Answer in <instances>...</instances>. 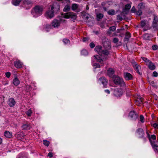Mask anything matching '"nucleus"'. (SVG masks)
Here are the masks:
<instances>
[{
    "instance_id": "nucleus-1",
    "label": "nucleus",
    "mask_w": 158,
    "mask_h": 158,
    "mask_svg": "<svg viewBox=\"0 0 158 158\" xmlns=\"http://www.w3.org/2000/svg\"><path fill=\"white\" fill-rule=\"evenodd\" d=\"M103 47L105 48L104 50H102V55L103 54L105 56H108L110 53L109 50L111 48V45L110 42L108 41H106L103 43Z\"/></svg>"
},
{
    "instance_id": "nucleus-2",
    "label": "nucleus",
    "mask_w": 158,
    "mask_h": 158,
    "mask_svg": "<svg viewBox=\"0 0 158 158\" xmlns=\"http://www.w3.org/2000/svg\"><path fill=\"white\" fill-rule=\"evenodd\" d=\"M43 10V8L42 6L37 5L32 9L31 13L33 15H36L38 16L42 14Z\"/></svg>"
},
{
    "instance_id": "nucleus-3",
    "label": "nucleus",
    "mask_w": 158,
    "mask_h": 158,
    "mask_svg": "<svg viewBox=\"0 0 158 158\" xmlns=\"http://www.w3.org/2000/svg\"><path fill=\"white\" fill-rule=\"evenodd\" d=\"M114 82L116 85H119L121 86H124L126 85L125 82L122 78L117 76H114L113 77Z\"/></svg>"
},
{
    "instance_id": "nucleus-4",
    "label": "nucleus",
    "mask_w": 158,
    "mask_h": 158,
    "mask_svg": "<svg viewBox=\"0 0 158 158\" xmlns=\"http://www.w3.org/2000/svg\"><path fill=\"white\" fill-rule=\"evenodd\" d=\"M62 17L65 19H69L71 18L75 20L77 18L76 14L73 12H68L64 13L62 15Z\"/></svg>"
},
{
    "instance_id": "nucleus-5",
    "label": "nucleus",
    "mask_w": 158,
    "mask_h": 158,
    "mask_svg": "<svg viewBox=\"0 0 158 158\" xmlns=\"http://www.w3.org/2000/svg\"><path fill=\"white\" fill-rule=\"evenodd\" d=\"M33 4L32 0H23V7L26 9L31 8Z\"/></svg>"
},
{
    "instance_id": "nucleus-6",
    "label": "nucleus",
    "mask_w": 158,
    "mask_h": 158,
    "mask_svg": "<svg viewBox=\"0 0 158 158\" xmlns=\"http://www.w3.org/2000/svg\"><path fill=\"white\" fill-rule=\"evenodd\" d=\"M128 117L132 121H135L138 119L139 115L136 111L132 110L130 112Z\"/></svg>"
},
{
    "instance_id": "nucleus-7",
    "label": "nucleus",
    "mask_w": 158,
    "mask_h": 158,
    "mask_svg": "<svg viewBox=\"0 0 158 158\" xmlns=\"http://www.w3.org/2000/svg\"><path fill=\"white\" fill-rule=\"evenodd\" d=\"M132 65L136 73L140 75H142V73L140 66L135 62L132 63Z\"/></svg>"
},
{
    "instance_id": "nucleus-8",
    "label": "nucleus",
    "mask_w": 158,
    "mask_h": 158,
    "mask_svg": "<svg viewBox=\"0 0 158 158\" xmlns=\"http://www.w3.org/2000/svg\"><path fill=\"white\" fill-rule=\"evenodd\" d=\"M136 132L139 138H143L145 140H146V138L144 137L145 134L142 128H139L136 131Z\"/></svg>"
},
{
    "instance_id": "nucleus-9",
    "label": "nucleus",
    "mask_w": 158,
    "mask_h": 158,
    "mask_svg": "<svg viewBox=\"0 0 158 158\" xmlns=\"http://www.w3.org/2000/svg\"><path fill=\"white\" fill-rule=\"evenodd\" d=\"M54 12L51 10L47 11L45 14V16L47 19H51L54 16Z\"/></svg>"
},
{
    "instance_id": "nucleus-10",
    "label": "nucleus",
    "mask_w": 158,
    "mask_h": 158,
    "mask_svg": "<svg viewBox=\"0 0 158 158\" xmlns=\"http://www.w3.org/2000/svg\"><path fill=\"white\" fill-rule=\"evenodd\" d=\"M150 142L154 151L158 152V142L151 141Z\"/></svg>"
},
{
    "instance_id": "nucleus-11",
    "label": "nucleus",
    "mask_w": 158,
    "mask_h": 158,
    "mask_svg": "<svg viewBox=\"0 0 158 158\" xmlns=\"http://www.w3.org/2000/svg\"><path fill=\"white\" fill-rule=\"evenodd\" d=\"M123 77L124 79L127 81L132 80L133 79L132 75L128 72H124Z\"/></svg>"
},
{
    "instance_id": "nucleus-12",
    "label": "nucleus",
    "mask_w": 158,
    "mask_h": 158,
    "mask_svg": "<svg viewBox=\"0 0 158 158\" xmlns=\"http://www.w3.org/2000/svg\"><path fill=\"white\" fill-rule=\"evenodd\" d=\"M16 102L15 99L12 98L9 99L7 101V104L10 107H14L16 104Z\"/></svg>"
},
{
    "instance_id": "nucleus-13",
    "label": "nucleus",
    "mask_w": 158,
    "mask_h": 158,
    "mask_svg": "<svg viewBox=\"0 0 158 158\" xmlns=\"http://www.w3.org/2000/svg\"><path fill=\"white\" fill-rule=\"evenodd\" d=\"M14 64L15 66L18 69L22 68L23 65V63L19 60L18 59L14 61Z\"/></svg>"
},
{
    "instance_id": "nucleus-14",
    "label": "nucleus",
    "mask_w": 158,
    "mask_h": 158,
    "mask_svg": "<svg viewBox=\"0 0 158 158\" xmlns=\"http://www.w3.org/2000/svg\"><path fill=\"white\" fill-rule=\"evenodd\" d=\"M100 83H102L104 85V87H106V86L108 83V80L104 77H102L100 78L99 80Z\"/></svg>"
},
{
    "instance_id": "nucleus-15",
    "label": "nucleus",
    "mask_w": 158,
    "mask_h": 158,
    "mask_svg": "<svg viewBox=\"0 0 158 158\" xmlns=\"http://www.w3.org/2000/svg\"><path fill=\"white\" fill-rule=\"evenodd\" d=\"M60 6L57 4H54L51 7V9L54 13H56L60 10Z\"/></svg>"
},
{
    "instance_id": "nucleus-16",
    "label": "nucleus",
    "mask_w": 158,
    "mask_h": 158,
    "mask_svg": "<svg viewBox=\"0 0 158 158\" xmlns=\"http://www.w3.org/2000/svg\"><path fill=\"white\" fill-rule=\"evenodd\" d=\"M114 95L117 97H119L122 95L123 92L120 89H117L114 91Z\"/></svg>"
},
{
    "instance_id": "nucleus-17",
    "label": "nucleus",
    "mask_w": 158,
    "mask_h": 158,
    "mask_svg": "<svg viewBox=\"0 0 158 158\" xmlns=\"http://www.w3.org/2000/svg\"><path fill=\"white\" fill-rule=\"evenodd\" d=\"M144 6L142 3H140L138 5V8L139 10L136 11L137 15L140 16L142 15V11L141 9L144 7Z\"/></svg>"
},
{
    "instance_id": "nucleus-18",
    "label": "nucleus",
    "mask_w": 158,
    "mask_h": 158,
    "mask_svg": "<svg viewBox=\"0 0 158 158\" xmlns=\"http://www.w3.org/2000/svg\"><path fill=\"white\" fill-rule=\"evenodd\" d=\"M158 26V20L157 17H154L152 22V27L154 29H156Z\"/></svg>"
},
{
    "instance_id": "nucleus-19",
    "label": "nucleus",
    "mask_w": 158,
    "mask_h": 158,
    "mask_svg": "<svg viewBox=\"0 0 158 158\" xmlns=\"http://www.w3.org/2000/svg\"><path fill=\"white\" fill-rule=\"evenodd\" d=\"M143 98L140 97H138L135 100L136 104L138 106H139L141 104L143 103Z\"/></svg>"
},
{
    "instance_id": "nucleus-20",
    "label": "nucleus",
    "mask_w": 158,
    "mask_h": 158,
    "mask_svg": "<svg viewBox=\"0 0 158 158\" xmlns=\"http://www.w3.org/2000/svg\"><path fill=\"white\" fill-rule=\"evenodd\" d=\"M60 22L56 19H54L52 23V26L54 27H57L60 26Z\"/></svg>"
},
{
    "instance_id": "nucleus-21",
    "label": "nucleus",
    "mask_w": 158,
    "mask_h": 158,
    "mask_svg": "<svg viewBox=\"0 0 158 158\" xmlns=\"http://www.w3.org/2000/svg\"><path fill=\"white\" fill-rule=\"evenodd\" d=\"M114 71L113 69L111 68H110L107 71V73L108 76L110 77H113Z\"/></svg>"
},
{
    "instance_id": "nucleus-22",
    "label": "nucleus",
    "mask_w": 158,
    "mask_h": 158,
    "mask_svg": "<svg viewBox=\"0 0 158 158\" xmlns=\"http://www.w3.org/2000/svg\"><path fill=\"white\" fill-rule=\"evenodd\" d=\"M95 51L97 52L98 54L99 55H102V47L101 46H96L95 49Z\"/></svg>"
},
{
    "instance_id": "nucleus-23",
    "label": "nucleus",
    "mask_w": 158,
    "mask_h": 158,
    "mask_svg": "<svg viewBox=\"0 0 158 158\" xmlns=\"http://www.w3.org/2000/svg\"><path fill=\"white\" fill-rule=\"evenodd\" d=\"M149 69L151 70H154L156 69V66L152 62L150 61L148 64Z\"/></svg>"
},
{
    "instance_id": "nucleus-24",
    "label": "nucleus",
    "mask_w": 158,
    "mask_h": 158,
    "mask_svg": "<svg viewBox=\"0 0 158 158\" xmlns=\"http://www.w3.org/2000/svg\"><path fill=\"white\" fill-rule=\"evenodd\" d=\"M4 135L6 138H10L12 136V134L8 131H6L4 133Z\"/></svg>"
},
{
    "instance_id": "nucleus-25",
    "label": "nucleus",
    "mask_w": 158,
    "mask_h": 158,
    "mask_svg": "<svg viewBox=\"0 0 158 158\" xmlns=\"http://www.w3.org/2000/svg\"><path fill=\"white\" fill-rule=\"evenodd\" d=\"M24 135V134L20 132H18L15 135V137L18 139H20L21 138H22Z\"/></svg>"
},
{
    "instance_id": "nucleus-26",
    "label": "nucleus",
    "mask_w": 158,
    "mask_h": 158,
    "mask_svg": "<svg viewBox=\"0 0 158 158\" xmlns=\"http://www.w3.org/2000/svg\"><path fill=\"white\" fill-rule=\"evenodd\" d=\"M13 82L14 85L15 86L18 85L20 83L17 77H15L13 79Z\"/></svg>"
},
{
    "instance_id": "nucleus-27",
    "label": "nucleus",
    "mask_w": 158,
    "mask_h": 158,
    "mask_svg": "<svg viewBox=\"0 0 158 158\" xmlns=\"http://www.w3.org/2000/svg\"><path fill=\"white\" fill-rule=\"evenodd\" d=\"M131 2L130 3H128L126 4L125 6L124 10L126 11H128L131 8Z\"/></svg>"
},
{
    "instance_id": "nucleus-28",
    "label": "nucleus",
    "mask_w": 158,
    "mask_h": 158,
    "mask_svg": "<svg viewBox=\"0 0 158 158\" xmlns=\"http://www.w3.org/2000/svg\"><path fill=\"white\" fill-rule=\"evenodd\" d=\"M94 57L97 60L98 62L100 63H102L103 60L98 55H95L94 56Z\"/></svg>"
},
{
    "instance_id": "nucleus-29",
    "label": "nucleus",
    "mask_w": 158,
    "mask_h": 158,
    "mask_svg": "<svg viewBox=\"0 0 158 158\" xmlns=\"http://www.w3.org/2000/svg\"><path fill=\"white\" fill-rule=\"evenodd\" d=\"M22 128L23 130H28L29 129V125L28 123L24 124L22 126Z\"/></svg>"
},
{
    "instance_id": "nucleus-30",
    "label": "nucleus",
    "mask_w": 158,
    "mask_h": 158,
    "mask_svg": "<svg viewBox=\"0 0 158 158\" xmlns=\"http://www.w3.org/2000/svg\"><path fill=\"white\" fill-rule=\"evenodd\" d=\"M22 0H13L12 2L13 4L17 6L18 5Z\"/></svg>"
},
{
    "instance_id": "nucleus-31",
    "label": "nucleus",
    "mask_w": 158,
    "mask_h": 158,
    "mask_svg": "<svg viewBox=\"0 0 158 158\" xmlns=\"http://www.w3.org/2000/svg\"><path fill=\"white\" fill-rule=\"evenodd\" d=\"M131 37V34L128 32H127L126 33V35L125 37V40L128 41L129 38Z\"/></svg>"
},
{
    "instance_id": "nucleus-32",
    "label": "nucleus",
    "mask_w": 158,
    "mask_h": 158,
    "mask_svg": "<svg viewBox=\"0 0 158 158\" xmlns=\"http://www.w3.org/2000/svg\"><path fill=\"white\" fill-rule=\"evenodd\" d=\"M78 7V5L77 4H72L71 6V9L75 11L76 10Z\"/></svg>"
},
{
    "instance_id": "nucleus-33",
    "label": "nucleus",
    "mask_w": 158,
    "mask_h": 158,
    "mask_svg": "<svg viewBox=\"0 0 158 158\" xmlns=\"http://www.w3.org/2000/svg\"><path fill=\"white\" fill-rule=\"evenodd\" d=\"M70 6L68 5H67L65 6L63 9V11L64 12H68L70 11Z\"/></svg>"
},
{
    "instance_id": "nucleus-34",
    "label": "nucleus",
    "mask_w": 158,
    "mask_h": 158,
    "mask_svg": "<svg viewBox=\"0 0 158 158\" xmlns=\"http://www.w3.org/2000/svg\"><path fill=\"white\" fill-rule=\"evenodd\" d=\"M108 14L110 15H114L115 14V11L114 10L111 9L109 10L107 12Z\"/></svg>"
},
{
    "instance_id": "nucleus-35",
    "label": "nucleus",
    "mask_w": 158,
    "mask_h": 158,
    "mask_svg": "<svg viewBox=\"0 0 158 158\" xmlns=\"http://www.w3.org/2000/svg\"><path fill=\"white\" fill-rule=\"evenodd\" d=\"M142 59L143 60L146 62V64L147 65H148V64L151 61L150 60L146 57H142Z\"/></svg>"
},
{
    "instance_id": "nucleus-36",
    "label": "nucleus",
    "mask_w": 158,
    "mask_h": 158,
    "mask_svg": "<svg viewBox=\"0 0 158 158\" xmlns=\"http://www.w3.org/2000/svg\"><path fill=\"white\" fill-rule=\"evenodd\" d=\"M81 54L82 55L86 56L88 55V52L85 49H83L81 52Z\"/></svg>"
},
{
    "instance_id": "nucleus-37",
    "label": "nucleus",
    "mask_w": 158,
    "mask_h": 158,
    "mask_svg": "<svg viewBox=\"0 0 158 158\" xmlns=\"http://www.w3.org/2000/svg\"><path fill=\"white\" fill-rule=\"evenodd\" d=\"M32 113V111L31 109H29L26 112L27 115L28 117H30L31 116Z\"/></svg>"
},
{
    "instance_id": "nucleus-38",
    "label": "nucleus",
    "mask_w": 158,
    "mask_h": 158,
    "mask_svg": "<svg viewBox=\"0 0 158 158\" xmlns=\"http://www.w3.org/2000/svg\"><path fill=\"white\" fill-rule=\"evenodd\" d=\"M43 143L44 145L47 147L50 144V142L47 140H43Z\"/></svg>"
},
{
    "instance_id": "nucleus-39",
    "label": "nucleus",
    "mask_w": 158,
    "mask_h": 158,
    "mask_svg": "<svg viewBox=\"0 0 158 158\" xmlns=\"http://www.w3.org/2000/svg\"><path fill=\"white\" fill-rule=\"evenodd\" d=\"M63 42L65 44H69L70 41L69 39H64L63 40Z\"/></svg>"
},
{
    "instance_id": "nucleus-40",
    "label": "nucleus",
    "mask_w": 158,
    "mask_h": 158,
    "mask_svg": "<svg viewBox=\"0 0 158 158\" xmlns=\"http://www.w3.org/2000/svg\"><path fill=\"white\" fill-rule=\"evenodd\" d=\"M104 15L101 13H99L97 15V18L99 19H101L103 18Z\"/></svg>"
},
{
    "instance_id": "nucleus-41",
    "label": "nucleus",
    "mask_w": 158,
    "mask_h": 158,
    "mask_svg": "<svg viewBox=\"0 0 158 158\" xmlns=\"http://www.w3.org/2000/svg\"><path fill=\"white\" fill-rule=\"evenodd\" d=\"M144 118L143 116L142 115H140V121L142 123H143L144 122Z\"/></svg>"
},
{
    "instance_id": "nucleus-42",
    "label": "nucleus",
    "mask_w": 158,
    "mask_h": 158,
    "mask_svg": "<svg viewBox=\"0 0 158 158\" xmlns=\"http://www.w3.org/2000/svg\"><path fill=\"white\" fill-rule=\"evenodd\" d=\"M158 76V73L156 71H154L152 74V76L154 77H157Z\"/></svg>"
},
{
    "instance_id": "nucleus-43",
    "label": "nucleus",
    "mask_w": 158,
    "mask_h": 158,
    "mask_svg": "<svg viewBox=\"0 0 158 158\" xmlns=\"http://www.w3.org/2000/svg\"><path fill=\"white\" fill-rule=\"evenodd\" d=\"M146 25V23L145 21H142L141 22L140 25L142 27L145 26Z\"/></svg>"
},
{
    "instance_id": "nucleus-44",
    "label": "nucleus",
    "mask_w": 158,
    "mask_h": 158,
    "mask_svg": "<svg viewBox=\"0 0 158 158\" xmlns=\"http://www.w3.org/2000/svg\"><path fill=\"white\" fill-rule=\"evenodd\" d=\"M109 29L110 30L114 31L115 30L116 27L114 26H112L110 27Z\"/></svg>"
},
{
    "instance_id": "nucleus-45",
    "label": "nucleus",
    "mask_w": 158,
    "mask_h": 158,
    "mask_svg": "<svg viewBox=\"0 0 158 158\" xmlns=\"http://www.w3.org/2000/svg\"><path fill=\"white\" fill-rule=\"evenodd\" d=\"M119 40L118 38H114L113 40V42L114 43H117L118 41Z\"/></svg>"
},
{
    "instance_id": "nucleus-46",
    "label": "nucleus",
    "mask_w": 158,
    "mask_h": 158,
    "mask_svg": "<svg viewBox=\"0 0 158 158\" xmlns=\"http://www.w3.org/2000/svg\"><path fill=\"white\" fill-rule=\"evenodd\" d=\"M94 65L95 68H99L100 67V64L98 63H95L94 64Z\"/></svg>"
},
{
    "instance_id": "nucleus-47",
    "label": "nucleus",
    "mask_w": 158,
    "mask_h": 158,
    "mask_svg": "<svg viewBox=\"0 0 158 158\" xmlns=\"http://www.w3.org/2000/svg\"><path fill=\"white\" fill-rule=\"evenodd\" d=\"M152 48L153 50H155L158 49V46L156 45H154L152 46Z\"/></svg>"
},
{
    "instance_id": "nucleus-48",
    "label": "nucleus",
    "mask_w": 158,
    "mask_h": 158,
    "mask_svg": "<svg viewBox=\"0 0 158 158\" xmlns=\"http://www.w3.org/2000/svg\"><path fill=\"white\" fill-rule=\"evenodd\" d=\"M5 75L6 77L9 78L11 75V73L9 72H7L5 73Z\"/></svg>"
},
{
    "instance_id": "nucleus-49",
    "label": "nucleus",
    "mask_w": 158,
    "mask_h": 158,
    "mask_svg": "<svg viewBox=\"0 0 158 158\" xmlns=\"http://www.w3.org/2000/svg\"><path fill=\"white\" fill-rule=\"evenodd\" d=\"M152 126H153L155 128L158 129V124L157 123H154L152 125Z\"/></svg>"
},
{
    "instance_id": "nucleus-50",
    "label": "nucleus",
    "mask_w": 158,
    "mask_h": 158,
    "mask_svg": "<svg viewBox=\"0 0 158 158\" xmlns=\"http://www.w3.org/2000/svg\"><path fill=\"white\" fill-rule=\"evenodd\" d=\"M150 138H151V139H152L154 140H156V136L155 135H151Z\"/></svg>"
},
{
    "instance_id": "nucleus-51",
    "label": "nucleus",
    "mask_w": 158,
    "mask_h": 158,
    "mask_svg": "<svg viewBox=\"0 0 158 158\" xmlns=\"http://www.w3.org/2000/svg\"><path fill=\"white\" fill-rule=\"evenodd\" d=\"M89 46L91 48H93L95 47V45L92 42L90 44Z\"/></svg>"
},
{
    "instance_id": "nucleus-52",
    "label": "nucleus",
    "mask_w": 158,
    "mask_h": 158,
    "mask_svg": "<svg viewBox=\"0 0 158 158\" xmlns=\"http://www.w3.org/2000/svg\"><path fill=\"white\" fill-rule=\"evenodd\" d=\"M136 10L135 8V7L134 6L132 7L131 10V12L132 13H135L136 12Z\"/></svg>"
},
{
    "instance_id": "nucleus-53",
    "label": "nucleus",
    "mask_w": 158,
    "mask_h": 158,
    "mask_svg": "<svg viewBox=\"0 0 158 158\" xmlns=\"http://www.w3.org/2000/svg\"><path fill=\"white\" fill-rule=\"evenodd\" d=\"M89 39H88V38L87 37H84L82 39L83 41L84 42L87 41Z\"/></svg>"
},
{
    "instance_id": "nucleus-54",
    "label": "nucleus",
    "mask_w": 158,
    "mask_h": 158,
    "mask_svg": "<svg viewBox=\"0 0 158 158\" xmlns=\"http://www.w3.org/2000/svg\"><path fill=\"white\" fill-rule=\"evenodd\" d=\"M146 133L147 134V137L148 138L150 141V142L152 140L151 139V138H150V135L148 133V132H147Z\"/></svg>"
},
{
    "instance_id": "nucleus-55",
    "label": "nucleus",
    "mask_w": 158,
    "mask_h": 158,
    "mask_svg": "<svg viewBox=\"0 0 158 158\" xmlns=\"http://www.w3.org/2000/svg\"><path fill=\"white\" fill-rule=\"evenodd\" d=\"M48 156H49L50 157H52L53 156V153L52 152H49L48 155Z\"/></svg>"
},
{
    "instance_id": "nucleus-56",
    "label": "nucleus",
    "mask_w": 158,
    "mask_h": 158,
    "mask_svg": "<svg viewBox=\"0 0 158 158\" xmlns=\"http://www.w3.org/2000/svg\"><path fill=\"white\" fill-rule=\"evenodd\" d=\"M8 82H9L8 81H6L4 82L3 83V84L4 85H6L8 84Z\"/></svg>"
},
{
    "instance_id": "nucleus-57",
    "label": "nucleus",
    "mask_w": 158,
    "mask_h": 158,
    "mask_svg": "<svg viewBox=\"0 0 158 158\" xmlns=\"http://www.w3.org/2000/svg\"><path fill=\"white\" fill-rule=\"evenodd\" d=\"M105 92L106 93H107V94H110V91L108 89H106V90H105Z\"/></svg>"
},
{
    "instance_id": "nucleus-58",
    "label": "nucleus",
    "mask_w": 158,
    "mask_h": 158,
    "mask_svg": "<svg viewBox=\"0 0 158 158\" xmlns=\"http://www.w3.org/2000/svg\"><path fill=\"white\" fill-rule=\"evenodd\" d=\"M2 142V139L0 137V144H1Z\"/></svg>"
},
{
    "instance_id": "nucleus-59",
    "label": "nucleus",
    "mask_w": 158,
    "mask_h": 158,
    "mask_svg": "<svg viewBox=\"0 0 158 158\" xmlns=\"http://www.w3.org/2000/svg\"><path fill=\"white\" fill-rule=\"evenodd\" d=\"M103 8L104 11H106L107 10V8L106 7L103 6Z\"/></svg>"
},
{
    "instance_id": "nucleus-60",
    "label": "nucleus",
    "mask_w": 158,
    "mask_h": 158,
    "mask_svg": "<svg viewBox=\"0 0 158 158\" xmlns=\"http://www.w3.org/2000/svg\"><path fill=\"white\" fill-rule=\"evenodd\" d=\"M111 31L110 30H109V29L108 31H107V33H108L109 35H110V34H111Z\"/></svg>"
},
{
    "instance_id": "nucleus-61",
    "label": "nucleus",
    "mask_w": 158,
    "mask_h": 158,
    "mask_svg": "<svg viewBox=\"0 0 158 158\" xmlns=\"http://www.w3.org/2000/svg\"><path fill=\"white\" fill-rule=\"evenodd\" d=\"M86 9L87 10H88L89 9V7L88 6V5L86 6Z\"/></svg>"
},
{
    "instance_id": "nucleus-62",
    "label": "nucleus",
    "mask_w": 158,
    "mask_h": 158,
    "mask_svg": "<svg viewBox=\"0 0 158 158\" xmlns=\"http://www.w3.org/2000/svg\"><path fill=\"white\" fill-rule=\"evenodd\" d=\"M119 19L120 20H122V19H123L122 18L120 17V16H119Z\"/></svg>"
},
{
    "instance_id": "nucleus-63",
    "label": "nucleus",
    "mask_w": 158,
    "mask_h": 158,
    "mask_svg": "<svg viewBox=\"0 0 158 158\" xmlns=\"http://www.w3.org/2000/svg\"><path fill=\"white\" fill-rule=\"evenodd\" d=\"M126 94H127V91L126 92ZM127 94L128 95H131L130 93L129 92H128V94Z\"/></svg>"
},
{
    "instance_id": "nucleus-64",
    "label": "nucleus",
    "mask_w": 158,
    "mask_h": 158,
    "mask_svg": "<svg viewBox=\"0 0 158 158\" xmlns=\"http://www.w3.org/2000/svg\"><path fill=\"white\" fill-rule=\"evenodd\" d=\"M85 18H86V19H88L89 18V17L88 16V15H87L86 16V17H85Z\"/></svg>"
}]
</instances>
